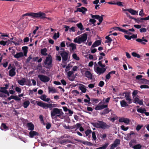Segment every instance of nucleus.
<instances>
[{
  "instance_id": "obj_1",
  "label": "nucleus",
  "mask_w": 149,
  "mask_h": 149,
  "mask_svg": "<svg viewBox=\"0 0 149 149\" xmlns=\"http://www.w3.org/2000/svg\"><path fill=\"white\" fill-rule=\"evenodd\" d=\"M102 60L99 61L97 63L98 65L100 67L97 66L96 68H94L95 72L98 74L100 75L103 74L106 71L107 67L104 64H102Z\"/></svg>"
},
{
  "instance_id": "obj_2",
  "label": "nucleus",
  "mask_w": 149,
  "mask_h": 149,
  "mask_svg": "<svg viewBox=\"0 0 149 149\" xmlns=\"http://www.w3.org/2000/svg\"><path fill=\"white\" fill-rule=\"evenodd\" d=\"M51 116L52 118L54 117L56 118L57 117L61 118L64 114L62 109L57 108H54L51 111Z\"/></svg>"
},
{
  "instance_id": "obj_3",
  "label": "nucleus",
  "mask_w": 149,
  "mask_h": 149,
  "mask_svg": "<svg viewBox=\"0 0 149 149\" xmlns=\"http://www.w3.org/2000/svg\"><path fill=\"white\" fill-rule=\"evenodd\" d=\"M93 126L97 128H101L103 130L109 129L110 126L105 122L101 121L98 120L97 122L92 123Z\"/></svg>"
},
{
  "instance_id": "obj_4",
  "label": "nucleus",
  "mask_w": 149,
  "mask_h": 149,
  "mask_svg": "<svg viewBox=\"0 0 149 149\" xmlns=\"http://www.w3.org/2000/svg\"><path fill=\"white\" fill-rule=\"evenodd\" d=\"M37 104L44 109L49 108L50 110H51L53 107H58L57 104H47L41 101L38 102Z\"/></svg>"
},
{
  "instance_id": "obj_5",
  "label": "nucleus",
  "mask_w": 149,
  "mask_h": 149,
  "mask_svg": "<svg viewBox=\"0 0 149 149\" xmlns=\"http://www.w3.org/2000/svg\"><path fill=\"white\" fill-rule=\"evenodd\" d=\"M87 38V34L85 33L81 35L80 37H76L74 38L73 41L75 43L81 44L82 42H85Z\"/></svg>"
},
{
  "instance_id": "obj_6",
  "label": "nucleus",
  "mask_w": 149,
  "mask_h": 149,
  "mask_svg": "<svg viewBox=\"0 0 149 149\" xmlns=\"http://www.w3.org/2000/svg\"><path fill=\"white\" fill-rule=\"evenodd\" d=\"M52 58L51 55H48V56L46 57V59L44 62L45 65H47L46 68L48 69L52 67Z\"/></svg>"
},
{
  "instance_id": "obj_7",
  "label": "nucleus",
  "mask_w": 149,
  "mask_h": 149,
  "mask_svg": "<svg viewBox=\"0 0 149 149\" xmlns=\"http://www.w3.org/2000/svg\"><path fill=\"white\" fill-rule=\"evenodd\" d=\"M105 98H104L102 101H101L95 107V109L97 110H99L105 108H107L108 105L102 104H104V100Z\"/></svg>"
},
{
  "instance_id": "obj_8",
  "label": "nucleus",
  "mask_w": 149,
  "mask_h": 149,
  "mask_svg": "<svg viewBox=\"0 0 149 149\" xmlns=\"http://www.w3.org/2000/svg\"><path fill=\"white\" fill-rule=\"evenodd\" d=\"M38 77L41 81L44 83L47 82L50 80V78L46 75L39 74L38 75Z\"/></svg>"
},
{
  "instance_id": "obj_9",
  "label": "nucleus",
  "mask_w": 149,
  "mask_h": 149,
  "mask_svg": "<svg viewBox=\"0 0 149 149\" xmlns=\"http://www.w3.org/2000/svg\"><path fill=\"white\" fill-rule=\"evenodd\" d=\"M42 15L41 14H39L37 13H27L22 15V17H24L26 16H30L34 17L39 18V17L41 16Z\"/></svg>"
},
{
  "instance_id": "obj_10",
  "label": "nucleus",
  "mask_w": 149,
  "mask_h": 149,
  "mask_svg": "<svg viewBox=\"0 0 149 149\" xmlns=\"http://www.w3.org/2000/svg\"><path fill=\"white\" fill-rule=\"evenodd\" d=\"M69 53L68 52L65 51H63L61 52L60 55L62 57L63 61H66L67 60Z\"/></svg>"
},
{
  "instance_id": "obj_11",
  "label": "nucleus",
  "mask_w": 149,
  "mask_h": 149,
  "mask_svg": "<svg viewBox=\"0 0 149 149\" xmlns=\"http://www.w3.org/2000/svg\"><path fill=\"white\" fill-rule=\"evenodd\" d=\"M120 144V140L118 139H116L114 141L113 143L111 144L110 146V149H114L117 147Z\"/></svg>"
},
{
  "instance_id": "obj_12",
  "label": "nucleus",
  "mask_w": 149,
  "mask_h": 149,
  "mask_svg": "<svg viewBox=\"0 0 149 149\" xmlns=\"http://www.w3.org/2000/svg\"><path fill=\"white\" fill-rule=\"evenodd\" d=\"M123 95H124L125 94V98L126 100L127 101L128 103L129 104H130L132 103V100L130 98V93L129 92H126L123 93Z\"/></svg>"
},
{
  "instance_id": "obj_13",
  "label": "nucleus",
  "mask_w": 149,
  "mask_h": 149,
  "mask_svg": "<svg viewBox=\"0 0 149 149\" xmlns=\"http://www.w3.org/2000/svg\"><path fill=\"white\" fill-rule=\"evenodd\" d=\"M87 11V9L86 8L82 7L81 8H77V10L74 11V12L76 13L79 12L84 15L86 14V12Z\"/></svg>"
},
{
  "instance_id": "obj_14",
  "label": "nucleus",
  "mask_w": 149,
  "mask_h": 149,
  "mask_svg": "<svg viewBox=\"0 0 149 149\" xmlns=\"http://www.w3.org/2000/svg\"><path fill=\"white\" fill-rule=\"evenodd\" d=\"M123 11H128L130 13H131V14L133 15H138V11H136V10H134L132 8L126 9H123Z\"/></svg>"
},
{
  "instance_id": "obj_15",
  "label": "nucleus",
  "mask_w": 149,
  "mask_h": 149,
  "mask_svg": "<svg viewBox=\"0 0 149 149\" xmlns=\"http://www.w3.org/2000/svg\"><path fill=\"white\" fill-rule=\"evenodd\" d=\"M16 68L15 66L13 67L9 71V75L11 77H13L15 76L16 73L15 72Z\"/></svg>"
},
{
  "instance_id": "obj_16",
  "label": "nucleus",
  "mask_w": 149,
  "mask_h": 149,
  "mask_svg": "<svg viewBox=\"0 0 149 149\" xmlns=\"http://www.w3.org/2000/svg\"><path fill=\"white\" fill-rule=\"evenodd\" d=\"M75 140L78 142L82 143L84 145H86L88 146H92L93 145V144L87 141H83L79 139H76Z\"/></svg>"
},
{
  "instance_id": "obj_17",
  "label": "nucleus",
  "mask_w": 149,
  "mask_h": 149,
  "mask_svg": "<svg viewBox=\"0 0 149 149\" xmlns=\"http://www.w3.org/2000/svg\"><path fill=\"white\" fill-rule=\"evenodd\" d=\"M134 100L133 102L136 104H139L140 105H142L143 104V100H140L137 97L134 98Z\"/></svg>"
},
{
  "instance_id": "obj_18",
  "label": "nucleus",
  "mask_w": 149,
  "mask_h": 149,
  "mask_svg": "<svg viewBox=\"0 0 149 149\" xmlns=\"http://www.w3.org/2000/svg\"><path fill=\"white\" fill-rule=\"evenodd\" d=\"M47 97V96L43 94L40 96V98L42 100L44 101L48 102H49V101L50 100V98H46Z\"/></svg>"
},
{
  "instance_id": "obj_19",
  "label": "nucleus",
  "mask_w": 149,
  "mask_h": 149,
  "mask_svg": "<svg viewBox=\"0 0 149 149\" xmlns=\"http://www.w3.org/2000/svg\"><path fill=\"white\" fill-rule=\"evenodd\" d=\"M101 41L100 40L95 41L91 46V48H93L100 45H101Z\"/></svg>"
},
{
  "instance_id": "obj_20",
  "label": "nucleus",
  "mask_w": 149,
  "mask_h": 149,
  "mask_svg": "<svg viewBox=\"0 0 149 149\" xmlns=\"http://www.w3.org/2000/svg\"><path fill=\"white\" fill-rule=\"evenodd\" d=\"M91 17L93 19H97L98 20L99 22H101L102 21V17L98 15H93L92 14H91Z\"/></svg>"
},
{
  "instance_id": "obj_21",
  "label": "nucleus",
  "mask_w": 149,
  "mask_h": 149,
  "mask_svg": "<svg viewBox=\"0 0 149 149\" xmlns=\"http://www.w3.org/2000/svg\"><path fill=\"white\" fill-rule=\"evenodd\" d=\"M38 133L35 131H31L29 133V136L31 138H32L35 136L38 135Z\"/></svg>"
},
{
  "instance_id": "obj_22",
  "label": "nucleus",
  "mask_w": 149,
  "mask_h": 149,
  "mask_svg": "<svg viewBox=\"0 0 149 149\" xmlns=\"http://www.w3.org/2000/svg\"><path fill=\"white\" fill-rule=\"evenodd\" d=\"M27 127L28 128V130L31 131H33L34 129V125L31 123H27Z\"/></svg>"
},
{
  "instance_id": "obj_23",
  "label": "nucleus",
  "mask_w": 149,
  "mask_h": 149,
  "mask_svg": "<svg viewBox=\"0 0 149 149\" xmlns=\"http://www.w3.org/2000/svg\"><path fill=\"white\" fill-rule=\"evenodd\" d=\"M24 56V54L22 52H17L16 54L14 55V56L15 58L17 59L22 57Z\"/></svg>"
},
{
  "instance_id": "obj_24",
  "label": "nucleus",
  "mask_w": 149,
  "mask_h": 149,
  "mask_svg": "<svg viewBox=\"0 0 149 149\" xmlns=\"http://www.w3.org/2000/svg\"><path fill=\"white\" fill-rule=\"evenodd\" d=\"M85 74L86 77L90 79H92V74L90 71H86L85 73Z\"/></svg>"
},
{
  "instance_id": "obj_25",
  "label": "nucleus",
  "mask_w": 149,
  "mask_h": 149,
  "mask_svg": "<svg viewBox=\"0 0 149 149\" xmlns=\"http://www.w3.org/2000/svg\"><path fill=\"white\" fill-rule=\"evenodd\" d=\"M136 41L141 43V44L143 45H145V42H147L148 40L146 39H141L140 38H138L136 40Z\"/></svg>"
},
{
  "instance_id": "obj_26",
  "label": "nucleus",
  "mask_w": 149,
  "mask_h": 149,
  "mask_svg": "<svg viewBox=\"0 0 149 149\" xmlns=\"http://www.w3.org/2000/svg\"><path fill=\"white\" fill-rule=\"evenodd\" d=\"M39 14H41V15H42L41 16L39 17L40 18L42 19H44L45 18H47L48 19L51 20V18L50 17H46V15L45 13H42L41 12H40L38 13Z\"/></svg>"
},
{
  "instance_id": "obj_27",
  "label": "nucleus",
  "mask_w": 149,
  "mask_h": 149,
  "mask_svg": "<svg viewBox=\"0 0 149 149\" xmlns=\"http://www.w3.org/2000/svg\"><path fill=\"white\" fill-rule=\"evenodd\" d=\"M130 122V120L129 119L124 118L122 117V123H124L125 124L127 125L129 124Z\"/></svg>"
},
{
  "instance_id": "obj_28",
  "label": "nucleus",
  "mask_w": 149,
  "mask_h": 149,
  "mask_svg": "<svg viewBox=\"0 0 149 149\" xmlns=\"http://www.w3.org/2000/svg\"><path fill=\"white\" fill-rule=\"evenodd\" d=\"M26 82V79L25 78H22L21 80H18L17 81L18 83L21 86H23Z\"/></svg>"
},
{
  "instance_id": "obj_29",
  "label": "nucleus",
  "mask_w": 149,
  "mask_h": 149,
  "mask_svg": "<svg viewBox=\"0 0 149 149\" xmlns=\"http://www.w3.org/2000/svg\"><path fill=\"white\" fill-rule=\"evenodd\" d=\"M92 131L91 130L88 129L85 132V133L86 134V136H88L89 138L91 137L90 134L92 133Z\"/></svg>"
},
{
  "instance_id": "obj_30",
  "label": "nucleus",
  "mask_w": 149,
  "mask_h": 149,
  "mask_svg": "<svg viewBox=\"0 0 149 149\" xmlns=\"http://www.w3.org/2000/svg\"><path fill=\"white\" fill-rule=\"evenodd\" d=\"M111 35V34H109L108 36H107L105 37V39H107V40H106L105 41V43H108L110 42L113 41L112 39L111 38L109 37V36Z\"/></svg>"
},
{
  "instance_id": "obj_31",
  "label": "nucleus",
  "mask_w": 149,
  "mask_h": 149,
  "mask_svg": "<svg viewBox=\"0 0 149 149\" xmlns=\"http://www.w3.org/2000/svg\"><path fill=\"white\" fill-rule=\"evenodd\" d=\"M48 89L49 93H57V91H56L55 88L53 87H48Z\"/></svg>"
},
{
  "instance_id": "obj_32",
  "label": "nucleus",
  "mask_w": 149,
  "mask_h": 149,
  "mask_svg": "<svg viewBox=\"0 0 149 149\" xmlns=\"http://www.w3.org/2000/svg\"><path fill=\"white\" fill-rule=\"evenodd\" d=\"M110 111L111 110H109L108 108H106L101 112V113L104 115L109 113Z\"/></svg>"
},
{
  "instance_id": "obj_33",
  "label": "nucleus",
  "mask_w": 149,
  "mask_h": 149,
  "mask_svg": "<svg viewBox=\"0 0 149 149\" xmlns=\"http://www.w3.org/2000/svg\"><path fill=\"white\" fill-rule=\"evenodd\" d=\"M22 49L23 50L24 55L25 56H26L28 52V47L27 46H24L22 47Z\"/></svg>"
},
{
  "instance_id": "obj_34",
  "label": "nucleus",
  "mask_w": 149,
  "mask_h": 149,
  "mask_svg": "<svg viewBox=\"0 0 149 149\" xmlns=\"http://www.w3.org/2000/svg\"><path fill=\"white\" fill-rule=\"evenodd\" d=\"M99 101V100L98 99H96L94 98H91V102L94 105L95 104H97Z\"/></svg>"
},
{
  "instance_id": "obj_35",
  "label": "nucleus",
  "mask_w": 149,
  "mask_h": 149,
  "mask_svg": "<svg viewBox=\"0 0 149 149\" xmlns=\"http://www.w3.org/2000/svg\"><path fill=\"white\" fill-rule=\"evenodd\" d=\"M136 143V141L134 139L132 140L129 143V146L130 147L132 148L134 145Z\"/></svg>"
},
{
  "instance_id": "obj_36",
  "label": "nucleus",
  "mask_w": 149,
  "mask_h": 149,
  "mask_svg": "<svg viewBox=\"0 0 149 149\" xmlns=\"http://www.w3.org/2000/svg\"><path fill=\"white\" fill-rule=\"evenodd\" d=\"M79 88L83 93H85L86 92L87 89L84 85H82V86H79Z\"/></svg>"
},
{
  "instance_id": "obj_37",
  "label": "nucleus",
  "mask_w": 149,
  "mask_h": 149,
  "mask_svg": "<svg viewBox=\"0 0 149 149\" xmlns=\"http://www.w3.org/2000/svg\"><path fill=\"white\" fill-rule=\"evenodd\" d=\"M47 52V49L46 48L41 50V54L43 56H46L47 55V54L46 53Z\"/></svg>"
},
{
  "instance_id": "obj_38",
  "label": "nucleus",
  "mask_w": 149,
  "mask_h": 149,
  "mask_svg": "<svg viewBox=\"0 0 149 149\" xmlns=\"http://www.w3.org/2000/svg\"><path fill=\"white\" fill-rule=\"evenodd\" d=\"M69 46L71 47L72 51H73L76 49V45L75 44L72 43L69 44Z\"/></svg>"
},
{
  "instance_id": "obj_39",
  "label": "nucleus",
  "mask_w": 149,
  "mask_h": 149,
  "mask_svg": "<svg viewBox=\"0 0 149 149\" xmlns=\"http://www.w3.org/2000/svg\"><path fill=\"white\" fill-rule=\"evenodd\" d=\"M30 102L28 100L25 101L23 103V106L25 108H27L30 104Z\"/></svg>"
},
{
  "instance_id": "obj_40",
  "label": "nucleus",
  "mask_w": 149,
  "mask_h": 149,
  "mask_svg": "<svg viewBox=\"0 0 149 149\" xmlns=\"http://www.w3.org/2000/svg\"><path fill=\"white\" fill-rule=\"evenodd\" d=\"M109 145V143H106L102 146L97 148L96 149H106Z\"/></svg>"
},
{
  "instance_id": "obj_41",
  "label": "nucleus",
  "mask_w": 149,
  "mask_h": 149,
  "mask_svg": "<svg viewBox=\"0 0 149 149\" xmlns=\"http://www.w3.org/2000/svg\"><path fill=\"white\" fill-rule=\"evenodd\" d=\"M77 26L79 29L80 30L82 31L84 29V28L83 27L82 23H79L77 24Z\"/></svg>"
},
{
  "instance_id": "obj_42",
  "label": "nucleus",
  "mask_w": 149,
  "mask_h": 149,
  "mask_svg": "<svg viewBox=\"0 0 149 149\" xmlns=\"http://www.w3.org/2000/svg\"><path fill=\"white\" fill-rule=\"evenodd\" d=\"M137 111L139 113H144L145 111H146V110L145 109H142L141 108H140L137 109Z\"/></svg>"
},
{
  "instance_id": "obj_43",
  "label": "nucleus",
  "mask_w": 149,
  "mask_h": 149,
  "mask_svg": "<svg viewBox=\"0 0 149 149\" xmlns=\"http://www.w3.org/2000/svg\"><path fill=\"white\" fill-rule=\"evenodd\" d=\"M69 140L68 139L64 140H60L59 141V143L61 144H65L67 142H68Z\"/></svg>"
},
{
  "instance_id": "obj_44",
  "label": "nucleus",
  "mask_w": 149,
  "mask_h": 149,
  "mask_svg": "<svg viewBox=\"0 0 149 149\" xmlns=\"http://www.w3.org/2000/svg\"><path fill=\"white\" fill-rule=\"evenodd\" d=\"M128 106L129 105L125 100H122V107H126Z\"/></svg>"
},
{
  "instance_id": "obj_45",
  "label": "nucleus",
  "mask_w": 149,
  "mask_h": 149,
  "mask_svg": "<svg viewBox=\"0 0 149 149\" xmlns=\"http://www.w3.org/2000/svg\"><path fill=\"white\" fill-rule=\"evenodd\" d=\"M142 147V146L140 144L134 145L132 147V148L134 149H140Z\"/></svg>"
},
{
  "instance_id": "obj_46",
  "label": "nucleus",
  "mask_w": 149,
  "mask_h": 149,
  "mask_svg": "<svg viewBox=\"0 0 149 149\" xmlns=\"http://www.w3.org/2000/svg\"><path fill=\"white\" fill-rule=\"evenodd\" d=\"M59 37V33L57 32V33H55L53 36V38L54 40H56Z\"/></svg>"
},
{
  "instance_id": "obj_47",
  "label": "nucleus",
  "mask_w": 149,
  "mask_h": 149,
  "mask_svg": "<svg viewBox=\"0 0 149 149\" xmlns=\"http://www.w3.org/2000/svg\"><path fill=\"white\" fill-rule=\"evenodd\" d=\"M132 55L134 57H136L138 58H139L141 57V56L137 54L136 52H133L132 53Z\"/></svg>"
},
{
  "instance_id": "obj_48",
  "label": "nucleus",
  "mask_w": 149,
  "mask_h": 149,
  "mask_svg": "<svg viewBox=\"0 0 149 149\" xmlns=\"http://www.w3.org/2000/svg\"><path fill=\"white\" fill-rule=\"evenodd\" d=\"M141 83L143 84H148L149 83V81L144 78L141 79Z\"/></svg>"
},
{
  "instance_id": "obj_49",
  "label": "nucleus",
  "mask_w": 149,
  "mask_h": 149,
  "mask_svg": "<svg viewBox=\"0 0 149 149\" xmlns=\"http://www.w3.org/2000/svg\"><path fill=\"white\" fill-rule=\"evenodd\" d=\"M1 128L2 130H3L4 129H8V128L5 124L3 123L1 124Z\"/></svg>"
},
{
  "instance_id": "obj_50",
  "label": "nucleus",
  "mask_w": 149,
  "mask_h": 149,
  "mask_svg": "<svg viewBox=\"0 0 149 149\" xmlns=\"http://www.w3.org/2000/svg\"><path fill=\"white\" fill-rule=\"evenodd\" d=\"M72 57L74 59L77 61H79V58L77 56V55L75 53H74L72 54Z\"/></svg>"
},
{
  "instance_id": "obj_51",
  "label": "nucleus",
  "mask_w": 149,
  "mask_h": 149,
  "mask_svg": "<svg viewBox=\"0 0 149 149\" xmlns=\"http://www.w3.org/2000/svg\"><path fill=\"white\" fill-rule=\"evenodd\" d=\"M92 137L93 138V140L95 141L96 139V136L95 134V132H92Z\"/></svg>"
},
{
  "instance_id": "obj_52",
  "label": "nucleus",
  "mask_w": 149,
  "mask_h": 149,
  "mask_svg": "<svg viewBox=\"0 0 149 149\" xmlns=\"http://www.w3.org/2000/svg\"><path fill=\"white\" fill-rule=\"evenodd\" d=\"M131 17L132 18V19H134L135 22L138 23H139L140 22H141V20L140 19V18H136L133 17Z\"/></svg>"
},
{
  "instance_id": "obj_53",
  "label": "nucleus",
  "mask_w": 149,
  "mask_h": 149,
  "mask_svg": "<svg viewBox=\"0 0 149 149\" xmlns=\"http://www.w3.org/2000/svg\"><path fill=\"white\" fill-rule=\"evenodd\" d=\"M140 88H149V86L143 84L141 85L140 86Z\"/></svg>"
},
{
  "instance_id": "obj_54",
  "label": "nucleus",
  "mask_w": 149,
  "mask_h": 149,
  "mask_svg": "<svg viewBox=\"0 0 149 149\" xmlns=\"http://www.w3.org/2000/svg\"><path fill=\"white\" fill-rule=\"evenodd\" d=\"M8 41H5L4 40H1L0 41V44L1 45H2L3 46H5L7 44Z\"/></svg>"
},
{
  "instance_id": "obj_55",
  "label": "nucleus",
  "mask_w": 149,
  "mask_h": 149,
  "mask_svg": "<svg viewBox=\"0 0 149 149\" xmlns=\"http://www.w3.org/2000/svg\"><path fill=\"white\" fill-rule=\"evenodd\" d=\"M138 91L137 90H134L132 93V95L133 98L138 93Z\"/></svg>"
},
{
  "instance_id": "obj_56",
  "label": "nucleus",
  "mask_w": 149,
  "mask_h": 149,
  "mask_svg": "<svg viewBox=\"0 0 149 149\" xmlns=\"http://www.w3.org/2000/svg\"><path fill=\"white\" fill-rule=\"evenodd\" d=\"M129 129L128 127H125V126L123 125H122V130L126 131Z\"/></svg>"
},
{
  "instance_id": "obj_57",
  "label": "nucleus",
  "mask_w": 149,
  "mask_h": 149,
  "mask_svg": "<svg viewBox=\"0 0 149 149\" xmlns=\"http://www.w3.org/2000/svg\"><path fill=\"white\" fill-rule=\"evenodd\" d=\"M15 89L16 91L18 92V93H20L21 92V89L18 87H16Z\"/></svg>"
},
{
  "instance_id": "obj_58",
  "label": "nucleus",
  "mask_w": 149,
  "mask_h": 149,
  "mask_svg": "<svg viewBox=\"0 0 149 149\" xmlns=\"http://www.w3.org/2000/svg\"><path fill=\"white\" fill-rule=\"evenodd\" d=\"M104 82L102 81H100L98 84L99 86L100 87H102L104 85Z\"/></svg>"
},
{
  "instance_id": "obj_59",
  "label": "nucleus",
  "mask_w": 149,
  "mask_h": 149,
  "mask_svg": "<svg viewBox=\"0 0 149 149\" xmlns=\"http://www.w3.org/2000/svg\"><path fill=\"white\" fill-rule=\"evenodd\" d=\"M72 93H74V94L75 95H77V94H78L79 93L78 91L76 90H74L72 91Z\"/></svg>"
},
{
  "instance_id": "obj_60",
  "label": "nucleus",
  "mask_w": 149,
  "mask_h": 149,
  "mask_svg": "<svg viewBox=\"0 0 149 149\" xmlns=\"http://www.w3.org/2000/svg\"><path fill=\"white\" fill-rule=\"evenodd\" d=\"M8 62H6L5 63H1V64L3 65V66L5 68H6L8 66Z\"/></svg>"
},
{
  "instance_id": "obj_61",
  "label": "nucleus",
  "mask_w": 149,
  "mask_h": 149,
  "mask_svg": "<svg viewBox=\"0 0 149 149\" xmlns=\"http://www.w3.org/2000/svg\"><path fill=\"white\" fill-rule=\"evenodd\" d=\"M13 99L17 100V101H19L21 99L20 98L18 97L17 95H14V98Z\"/></svg>"
},
{
  "instance_id": "obj_62",
  "label": "nucleus",
  "mask_w": 149,
  "mask_h": 149,
  "mask_svg": "<svg viewBox=\"0 0 149 149\" xmlns=\"http://www.w3.org/2000/svg\"><path fill=\"white\" fill-rule=\"evenodd\" d=\"M140 31L141 33L145 32L146 31V29L144 28H142L140 29Z\"/></svg>"
},
{
  "instance_id": "obj_63",
  "label": "nucleus",
  "mask_w": 149,
  "mask_h": 149,
  "mask_svg": "<svg viewBox=\"0 0 149 149\" xmlns=\"http://www.w3.org/2000/svg\"><path fill=\"white\" fill-rule=\"evenodd\" d=\"M142 125H137L136 127V129L137 131H139L141 129V127H142Z\"/></svg>"
},
{
  "instance_id": "obj_64",
  "label": "nucleus",
  "mask_w": 149,
  "mask_h": 149,
  "mask_svg": "<svg viewBox=\"0 0 149 149\" xmlns=\"http://www.w3.org/2000/svg\"><path fill=\"white\" fill-rule=\"evenodd\" d=\"M89 22H91L92 24H93L94 23H95L96 22V20L93 19H90L89 21Z\"/></svg>"
}]
</instances>
